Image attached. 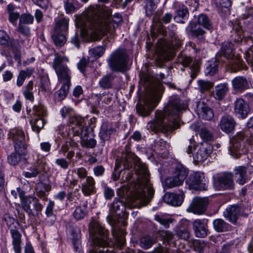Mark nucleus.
<instances>
[{
	"instance_id": "1",
	"label": "nucleus",
	"mask_w": 253,
	"mask_h": 253,
	"mask_svg": "<svg viewBox=\"0 0 253 253\" xmlns=\"http://www.w3.org/2000/svg\"><path fill=\"white\" fill-rule=\"evenodd\" d=\"M84 15V18L80 19L79 23L87 40L91 42L99 41L107 34L109 35V39H113L116 28L122 21L120 13H115L112 17L110 12L106 11L100 5H90L85 11Z\"/></svg>"
},
{
	"instance_id": "2",
	"label": "nucleus",
	"mask_w": 253,
	"mask_h": 253,
	"mask_svg": "<svg viewBox=\"0 0 253 253\" xmlns=\"http://www.w3.org/2000/svg\"><path fill=\"white\" fill-rule=\"evenodd\" d=\"M184 105L177 96L170 98L164 108V111L157 110L155 118L148 123L147 128L155 133L171 132L179 127V113Z\"/></svg>"
},
{
	"instance_id": "3",
	"label": "nucleus",
	"mask_w": 253,
	"mask_h": 253,
	"mask_svg": "<svg viewBox=\"0 0 253 253\" xmlns=\"http://www.w3.org/2000/svg\"><path fill=\"white\" fill-rule=\"evenodd\" d=\"M135 168L138 173H140V170L142 173L144 183L142 185L138 183L134 186L131 191V204H126L123 201L115 198L110 209L111 212L121 214L126 212V208H140L148 204L153 198L155 191L152 185H148L147 171L141 165H137Z\"/></svg>"
},
{
	"instance_id": "4",
	"label": "nucleus",
	"mask_w": 253,
	"mask_h": 253,
	"mask_svg": "<svg viewBox=\"0 0 253 253\" xmlns=\"http://www.w3.org/2000/svg\"><path fill=\"white\" fill-rule=\"evenodd\" d=\"M52 67L54 70L58 81L63 83L61 88L55 93V99L61 101L67 96L71 85V71L68 68L67 63L69 62L67 57L55 52L54 54Z\"/></svg>"
},
{
	"instance_id": "5",
	"label": "nucleus",
	"mask_w": 253,
	"mask_h": 253,
	"mask_svg": "<svg viewBox=\"0 0 253 253\" xmlns=\"http://www.w3.org/2000/svg\"><path fill=\"white\" fill-rule=\"evenodd\" d=\"M164 90V86L161 83H156L148 86L143 100L136 105L137 114L143 117L149 116L160 101Z\"/></svg>"
},
{
	"instance_id": "6",
	"label": "nucleus",
	"mask_w": 253,
	"mask_h": 253,
	"mask_svg": "<svg viewBox=\"0 0 253 253\" xmlns=\"http://www.w3.org/2000/svg\"><path fill=\"white\" fill-rule=\"evenodd\" d=\"M122 164L124 166L125 169H128L129 168H131L132 164H133V169L135 170V174L137 175V180L136 182L134 183L133 188L135 184L138 183L142 185L143 183H144L143 181H144V177H143L142 173H141L140 172V173H138V172H137L136 170V169L135 167L137 164L138 165L140 164L143 166L144 168L147 171L148 175L147 177L148 179V185H152L150 182L149 172L145 164H143L140 161V159L137 156H136L134 154L130 152L126 153L125 158H123L122 160H120L118 159L116 160L114 171L112 174V178L113 180L116 181L119 179L122 170L118 171V169L120 168Z\"/></svg>"
},
{
	"instance_id": "7",
	"label": "nucleus",
	"mask_w": 253,
	"mask_h": 253,
	"mask_svg": "<svg viewBox=\"0 0 253 253\" xmlns=\"http://www.w3.org/2000/svg\"><path fill=\"white\" fill-rule=\"evenodd\" d=\"M69 123L75 125L73 127L74 135L80 136L82 144L87 148H93L96 145V141L93 138H88V129L85 126L84 118L77 115L70 116Z\"/></svg>"
},
{
	"instance_id": "8",
	"label": "nucleus",
	"mask_w": 253,
	"mask_h": 253,
	"mask_svg": "<svg viewBox=\"0 0 253 253\" xmlns=\"http://www.w3.org/2000/svg\"><path fill=\"white\" fill-rule=\"evenodd\" d=\"M246 137L245 132L239 131L230 139L229 151L235 159H238L247 154L251 145Z\"/></svg>"
},
{
	"instance_id": "9",
	"label": "nucleus",
	"mask_w": 253,
	"mask_h": 253,
	"mask_svg": "<svg viewBox=\"0 0 253 253\" xmlns=\"http://www.w3.org/2000/svg\"><path fill=\"white\" fill-rule=\"evenodd\" d=\"M128 60L126 50L119 48L112 53L108 59V62L112 71L122 72L127 70Z\"/></svg>"
},
{
	"instance_id": "10",
	"label": "nucleus",
	"mask_w": 253,
	"mask_h": 253,
	"mask_svg": "<svg viewBox=\"0 0 253 253\" xmlns=\"http://www.w3.org/2000/svg\"><path fill=\"white\" fill-rule=\"evenodd\" d=\"M45 115V108L42 105L39 104L34 106L29 120L34 131L39 133L43 127L45 123L43 118Z\"/></svg>"
},
{
	"instance_id": "11",
	"label": "nucleus",
	"mask_w": 253,
	"mask_h": 253,
	"mask_svg": "<svg viewBox=\"0 0 253 253\" xmlns=\"http://www.w3.org/2000/svg\"><path fill=\"white\" fill-rule=\"evenodd\" d=\"M21 205L23 210L30 216H38L42 210V206L36 197L29 196L22 198L20 193Z\"/></svg>"
},
{
	"instance_id": "12",
	"label": "nucleus",
	"mask_w": 253,
	"mask_h": 253,
	"mask_svg": "<svg viewBox=\"0 0 253 253\" xmlns=\"http://www.w3.org/2000/svg\"><path fill=\"white\" fill-rule=\"evenodd\" d=\"M8 138L13 141L15 150L22 152L24 150H26L25 134L22 129L19 128L10 129L8 133Z\"/></svg>"
},
{
	"instance_id": "13",
	"label": "nucleus",
	"mask_w": 253,
	"mask_h": 253,
	"mask_svg": "<svg viewBox=\"0 0 253 253\" xmlns=\"http://www.w3.org/2000/svg\"><path fill=\"white\" fill-rule=\"evenodd\" d=\"M233 174L231 172H224L218 176L214 181L213 186L218 190H232L234 188Z\"/></svg>"
},
{
	"instance_id": "14",
	"label": "nucleus",
	"mask_w": 253,
	"mask_h": 253,
	"mask_svg": "<svg viewBox=\"0 0 253 253\" xmlns=\"http://www.w3.org/2000/svg\"><path fill=\"white\" fill-rule=\"evenodd\" d=\"M186 183L190 188L195 190H205L207 187L204 173L200 172L191 174Z\"/></svg>"
},
{
	"instance_id": "15",
	"label": "nucleus",
	"mask_w": 253,
	"mask_h": 253,
	"mask_svg": "<svg viewBox=\"0 0 253 253\" xmlns=\"http://www.w3.org/2000/svg\"><path fill=\"white\" fill-rule=\"evenodd\" d=\"M250 111L248 104L242 98H237L234 103V113L238 118H247Z\"/></svg>"
},
{
	"instance_id": "16",
	"label": "nucleus",
	"mask_w": 253,
	"mask_h": 253,
	"mask_svg": "<svg viewBox=\"0 0 253 253\" xmlns=\"http://www.w3.org/2000/svg\"><path fill=\"white\" fill-rule=\"evenodd\" d=\"M208 204V198L196 197L192 200L187 210L195 214H202L206 210Z\"/></svg>"
},
{
	"instance_id": "17",
	"label": "nucleus",
	"mask_w": 253,
	"mask_h": 253,
	"mask_svg": "<svg viewBox=\"0 0 253 253\" xmlns=\"http://www.w3.org/2000/svg\"><path fill=\"white\" fill-rule=\"evenodd\" d=\"M45 160L43 158L38 159L34 165L28 169L27 171L23 172V175L26 178L36 177L41 171L44 170Z\"/></svg>"
},
{
	"instance_id": "18",
	"label": "nucleus",
	"mask_w": 253,
	"mask_h": 253,
	"mask_svg": "<svg viewBox=\"0 0 253 253\" xmlns=\"http://www.w3.org/2000/svg\"><path fill=\"white\" fill-rule=\"evenodd\" d=\"M179 62L181 65L185 67L189 66L191 70V77L192 79H194L199 72V65L197 61H193L192 58L188 56L181 55L179 57Z\"/></svg>"
},
{
	"instance_id": "19",
	"label": "nucleus",
	"mask_w": 253,
	"mask_h": 253,
	"mask_svg": "<svg viewBox=\"0 0 253 253\" xmlns=\"http://www.w3.org/2000/svg\"><path fill=\"white\" fill-rule=\"evenodd\" d=\"M236 125V121L232 116L225 115L221 117L218 126L222 131L230 133L234 131Z\"/></svg>"
},
{
	"instance_id": "20",
	"label": "nucleus",
	"mask_w": 253,
	"mask_h": 253,
	"mask_svg": "<svg viewBox=\"0 0 253 253\" xmlns=\"http://www.w3.org/2000/svg\"><path fill=\"white\" fill-rule=\"evenodd\" d=\"M196 107L197 114L200 117L206 120H211L213 118V111L204 101L197 102Z\"/></svg>"
},
{
	"instance_id": "21",
	"label": "nucleus",
	"mask_w": 253,
	"mask_h": 253,
	"mask_svg": "<svg viewBox=\"0 0 253 253\" xmlns=\"http://www.w3.org/2000/svg\"><path fill=\"white\" fill-rule=\"evenodd\" d=\"M193 226L197 237L204 238L207 235L208 226L205 220L196 219L193 222Z\"/></svg>"
},
{
	"instance_id": "22",
	"label": "nucleus",
	"mask_w": 253,
	"mask_h": 253,
	"mask_svg": "<svg viewBox=\"0 0 253 253\" xmlns=\"http://www.w3.org/2000/svg\"><path fill=\"white\" fill-rule=\"evenodd\" d=\"M82 191L85 196H89L96 192L95 181L93 177L88 176L82 184Z\"/></svg>"
},
{
	"instance_id": "23",
	"label": "nucleus",
	"mask_w": 253,
	"mask_h": 253,
	"mask_svg": "<svg viewBox=\"0 0 253 253\" xmlns=\"http://www.w3.org/2000/svg\"><path fill=\"white\" fill-rule=\"evenodd\" d=\"M240 212V208L236 205L227 208L223 212L224 216L230 222L235 223L237 221Z\"/></svg>"
},
{
	"instance_id": "24",
	"label": "nucleus",
	"mask_w": 253,
	"mask_h": 253,
	"mask_svg": "<svg viewBox=\"0 0 253 253\" xmlns=\"http://www.w3.org/2000/svg\"><path fill=\"white\" fill-rule=\"evenodd\" d=\"M212 151V147L210 145L201 147L196 153L194 155V160L197 162H202L205 161Z\"/></svg>"
},
{
	"instance_id": "25",
	"label": "nucleus",
	"mask_w": 253,
	"mask_h": 253,
	"mask_svg": "<svg viewBox=\"0 0 253 253\" xmlns=\"http://www.w3.org/2000/svg\"><path fill=\"white\" fill-rule=\"evenodd\" d=\"M228 91V84L227 83H220L215 86V89L212 94L216 100H222L225 97Z\"/></svg>"
},
{
	"instance_id": "26",
	"label": "nucleus",
	"mask_w": 253,
	"mask_h": 253,
	"mask_svg": "<svg viewBox=\"0 0 253 253\" xmlns=\"http://www.w3.org/2000/svg\"><path fill=\"white\" fill-rule=\"evenodd\" d=\"M232 86L234 90L242 92L248 88V81L244 76H237L231 81Z\"/></svg>"
},
{
	"instance_id": "27",
	"label": "nucleus",
	"mask_w": 253,
	"mask_h": 253,
	"mask_svg": "<svg viewBox=\"0 0 253 253\" xmlns=\"http://www.w3.org/2000/svg\"><path fill=\"white\" fill-rule=\"evenodd\" d=\"M184 197V194L182 191L179 194L169 193L165 195V200L171 205L179 206L182 204Z\"/></svg>"
},
{
	"instance_id": "28",
	"label": "nucleus",
	"mask_w": 253,
	"mask_h": 253,
	"mask_svg": "<svg viewBox=\"0 0 253 253\" xmlns=\"http://www.w3.org/2000/svg\"><path fill=\"white\" fill-rule=\"evenodd\" d=\"M219 54L228 60L235 55L234 44L231 42H225L222 43Z\"/></svg>"
},
{
	"instance_id": "29",
	"label": "nucleus",
	"mask_w": 253,
	"mask_h": 253,
	"mask_svg": "<svg viewBox=\"0 0 253 253\" xmlns=\"http://www.w3.org/2000/svg\"><path fill=\"white\" fill-rule=\"evenodd\" d=\"M4 221L6 224L9 229L11 235L20 234V224L19 222L13 217L10 216L8 214H5L4 217Z\"/></svg>"
},
{
	"instance_id": "30",
	"label": "nucleus",
	"mask_w": 253,
	"mask_h": 253,
	"mask_svg": "<svg viewBox=\"0 0 253 253\" xmlns=\"http://www.w3.org/2000/svg\"><path fill=\"white\" fill-rule=\"evenodd\" d=\"M55 26L54 32L67 34L68 32L69 19L62 17L55 19Z\"/></svg>"
},
{
	"instance_id": "31",
	"label": "nucleus",
	"mask_w": 253,
	"mask_h": 253,
	"mask_svg": "<svg viewBox=\"0 0 253 253\" xmlns=\"http://www.w3.org/2000/svg\"><path fill=\"white\" fill-rule=\"evenodd\" d=\"M67 232L72 236V243L76 253H82L80 235L77 229H68Z\"/></svg>"
},
{
	"instance_id": "32",
	"label": "nucleus",
	"mask_w": 253,
	"mask_h": 253,
	"mask_svg": "<svg viewBox=\"0 0 253 253\" xmlns=\"http://www.w3.org/2000/svg\"><path fill=\"white\" fill-rule=\"evenodd\" d=\"M235 176L237 183L243 185L248 181L247 169L244 166H238L235 168Z\"/></svg>"
},
{
	"instance_id": "33",
	"label": "nucleus",
	"mask_w": 253,
	"mask_h": 253,
	"mask_svg": "<svg viewBox=\"0 0 253 253\" xmlns=\"http://www.w3.org/2000/svg\"><path fill=\"white\" fill-rule=\"evenodd\" d=\"M227 66L231 72L236 73L244 69L242 61L237 55L227 60Z\"/></svg>"
},
{
	"instance_id": "34",
	"label": "nucleus",
	"mask_w": 253,
	"mask_h": 253,
	"mask_svg": "<svg viewBox=\"0 0 253 253\" xmlns=\"http://www.w3.org/2000/svg\"><path fill=\"white\" fill-rule=\"evenodd\" d=\"M16 40L11 38L3 30H0V45L3 47L13 48Z\"/></svg>"
},
{
	"instance_id": "35",
	"label": "nucleus",
	"mask_w": 253,
	"mask_h": 253,
	"mask_svg": "<svg viewBox=\"0 0 253 253\" xmlns=\"http://www.w3.org/2000/svg\"><path fill=\"white\" fill-rule=\"evenodd\" d=\"M98 105L102 108L105 107L107 105H110L113 100V95L112 93L104 92L103 93L97 94L96 95Z\"/></svg>"
},
{
	"instance_id": "36",
	"label": "nucleus",
	"mask_w": 253,
	"mask_h": 253,
	"mask_svg": "<svg viewBox=\"0 0 253 253\" xmlns=\"http://www.w3.org/2000/svg\"><path fill=\"white\" fill-rule=\"evenodd\" d=\"M212 224L214 230L218 232H226L231 229V226L222 219L214 220Z\"/></svg>"
},
{
	"instance_id": "37",
	"label": "nucleus",
	"mask_w": 253,
	"mask_h": 253,
	"mask_svg": "<svg viewBox=\"0 0 253 253\" xmlns=\"http://www.w3.org/2000/svg\"><path fill=\"white\" fill-rule=\"evenodd\" d=\"M188 14L187 7L183 5L176 10L174 16V19L176 22L184 23V20L188 18Z\"/></svg>"
},
{
	"instance_id": "38",
	"label": "nucleus",
	"mask_w": 253,
	"mask_h": 253,
	"mask_svg": "<svg viewBox=\"0 0 253 253\" xmlns=\"http://www.w3.org/2000/svg\"><path fill=\"white\" fill-rule=\"evenodd\" d=\"M34 83L30 81L28 83L23 87V94L26 100L31 102L34 100V95L33 92Z\"/></svg>"
},
{
	"instance_id": "39",
	"label": "nucleus",
	"mask_w": 253,
	"mask_h": 253,
	"mask_svg": "<svg viewBox=\"0 0 253 253\" xmlns=\"http://www.w3.org/2000/svg\"><path fill=\"white\" fill-rule=\"evenodd\" d=\"M197 24L202 26L203 28L208 30H211L213 28L212 24L210 19L205 14H201L198 15Z\"/></svg>"
},
{
	"instance_id": "40",
	"label": "nucleus",
	"mask_w": 253,
	"mask_h": 253,
	"mask_svg": "<svg viewBox=\"0 0 253 253\" xmlns=\"http://www.w3.org/2000/svg\"><path fill=\"white\" fill-rule=\"evenodd\" d=\"M26 152V150H24L22 152L15 150L14 153H12L11 155L8 156L7 161L8 163L10 165H16L20 161L21 157L25 155Z\"/></svg>"
},
{
	"instance_id": "41",
	"label": "nucleus",
	"mask_w": 253,
	"mask_h": 253,
	"mask_svg": "<svg viewBox=\"0 0 253 253\" xmlns=\"http://www.w3.org/2000/svg\"><path fill=\"white\" fill-rule=\"evenodd\" d=\"M113 76L108 74L103 76L99 82V85L103 89H109L112 87Z\"/></svg>"
},
{
	"instance_id": "42",
	"label": "nucleus",
	"mask_w": 253,
	"mask_h": 253,
	"mask_svg": "<svg viewBox=\"0 0 253 253\" xmlns=\"http://www.w3.org/2000/svg\"><path fill=\"white\" fill-rule=\"evenodd\" d=\"M187 169L181 164L176 165L172 175L184 181L188 174Z\"/></svg>"
},
{
	"instance_id": "43",
	"label": "nucleus",
	"mask_w": 253,
	"mask_h": 253,
	"mask_svg": "<svg viewBox=\"0 0 253 253\" xmlns=\"http://www.w3.org/2000/svg\"><path fill=\"white\" fill-rule=\"evenodd\" d=\"M187 169L181 164L176 165L172 175L184 181L188 174Z\"/></svg>"
},
{
	"instance_id": "44",
	"label": "nucleus",
	"mask_w": 253,
	"mask_h": 253,
	"mask_svg": "<svg viewBox=\"0 0 253 253\" xmlns=\"http://www.w3.org/2000/svg\"><path fill=\"white\" fill-rule=\"evenodd\" d=\"M67 34L62 33L53 32L52 38L54 43L59 46H63L66 42Z\"/></svg>"
},
{
	"instance_id": "45",
	"label": "nucleus",
	"mask_w": 253,
	"mask_h": 253,
	"mask_svg": "<svg viewBox=\"0 0 253 253\" xmlns=\"http://www.w3.org/2000/svg\"><path fill=\"white\" fill-rule=\"evenodd\" d=\"M218 63L219 61H217V58L209 61L206 65V74L211 76L214 75L218 71Z\"/></svg>"
},
{
	"instance_id": "46",
	"label": "nucleus",
	"mask_w": 253,
	"mask_h": 253,
	"mask_svg": "<svg viewBox=\"0 0 253 253\" xmlns=\"http://www.w3.org/2000/svg\"><path fill=\"white\" fill-rule=\"evenodd\" d=\"M183 180L178 179V178L172 175V176L168 177L165 180V185L169 188H171L177 186H179L183 183Z\"/></svg>"
},
{
	"instance_id": "47",
	"label": "nucleus",
	"mask_w": 253,
	"mask_h": 253,
	"mask_svg": "<svg viewBox=\"0 0 253 253\" xmlns=\"http://www.w3.org/2000/svg\"><path fill=\"white\" fill-rule=\"evenodd\" d=\"M175 235L178 238L187 240L190 236V233L188 227L180 226L175 231Z\"/></svg>"
},
{
	"instance_id": "48",
	"label": "nucleus",
	"mask_w": 253,
	"mask_h": 253,
	"mask_svg": "<svg viewBox=\"0 0 253 253\" xmlns=\"http://www.w3.org/2000/svg\"><path fill=\"white\" fill-rule=\"evenodd\" d=\"M198 85L199 90L201 93H204L211 88L213 86L214 84L209 81L199 80L198 81Z\"/></svg>"
},
{
	"instance_id": "49",
	"label": "nucleus",
	"mask_w": 253,
	"mask_h": 253,
	"mask_svg": "<svg viewBox=\"0 0 253 253\" xmlns=\"http://www.w3.org/2000/svg\"><path fill=\"white\" fill-rule=\"evenodd\" d=\"M105 51V48L103 46H98L89 50L90 57L97 59L103 55Z\"/></svg>"
},
{
	"instance_id": "50",
	"label": "nucleus",
	"mask_w": 253,
	"mask_h": 253,
	"mask_svg": "<svg viewBox=\"0 0 253 253\" xmlns=\"http://www.w3.org/2000/svg\"><path fill=\"white\" fill-rule=\"evenodd\" d=\"M86 206L84 205L78 206L74 211L73 216L77 220L83 219L86 214Z\"/></svg>"
},
{
	"instance_id": "51",
	"label": "nucleus",
	"mask_w": 253,
	"mask_h": 253,
	"mask_svg": "<svg viewBox=\"0 0 253 253\" xmlns=\"http://www.w3.org/2000/svg\"><path fill=\"white\" fill-rule=\"evenodd\" d=\"M12 238V245L15 253H21V234H15L11 236Z\"/></svg>"
},
{
	"instance_id": "52",
	"label": "nucleus",
	"mask_w": 253,
	"mask_h": 253,
	"mask_svg": "<svg viewBox=\"0 0 253 253\" xmlns=\"http://www.w3.org/2000/svg\"><path fill=\"white\" fill-rule=\"evenodd\" d=\"M154 239L150 236H145L140 239V246L145 249H148L151 248L155 243Z\"/></svg>"
},
{
	"instance_id": "53",
	"label": "nucleus",
	"mask_w": 253,
	"mask_h": 253,
	"mask_svg": "<svg viewBox=\"0 0 253 253\" xmlns=\"http://www.w3.org/2000/svg\"><path fill=\"white\" fill-rule=\"evenodd\" d=\"M36 195L43 201L47 200L46 192L47 191L46 186L43 183H39L37 186Z\"/></svg>"
},
{
	"instance_id": "54",
	"label": "nucleus",
	"mask_w": 253,
	"mask_h": 253,
	"mask_svg": "<svg viewBox=\"0 0 253 253\" xmlns=\"http://www.w3.org/2000/svg\"><path fill=\"white\" fill-rule=\"evenodd\" d=\"M199 134L202 139L205 142L211 141L213 139L212 133L206 127L201 128Z\"/></svg>"
},
{
	"instance_id": "55",
	"label": "nucleus",
	"mask_w": 253,
	"mask_h": 253,
	"mask_svg": "<svg viewBox=\"0 0 253 253\" xmlns=\"http://www.w3.org/2000/svg\"><path fill=\"white\" fill-rule=\"evenodd\" d=\"M80 197L81 193H80V190L79 189L76 188L67 194V201L71 204L73 203H76Z\"/></svg>"
},
{
	"instance_id": "56",
	"label": "nucleus",
	"mask_w": 253,
	"mask_h": 253,
	"mask_svg": "<svg viewBox=\"0 0 253 253\" xmlns=\"http://www.w3.org/2000/svg\"><path fill=\"white\" fill-rule=\"evenodd\" d=\"M170 27L171 29L168 28V30H166L163 26H162L160 27L159 29V32L160 33L164 35H168L171 39L174 38L175 35V31L176 29V27L173 25L171 26Z\"/></svg>"
},
{
	"instance_id": "57",
	"label": "nucleus",
	"mask_w": 253,
	"mask_h": 253,
	"mask_svg": "<svg viewBox=\"0 0 253 253\" xmlns=\"http://www.w3.org/2000/svg\"><path fill=\"white\" fill-rule=\"evenodd\" d=\"M34 22V17L30 14H22L20 17L19 23L27 25L31 24Z\"/></svg>"
},
{
	"instance_id": "58",
	"label": "nucleus",
	"mask_w": 253,
	"mask_h": 253,
	"mask_svg": "<svg viewBox=\"0 0 253 253\" xmlns=\"http://www.w3.org/2000/svg\"><path fill=\"white\" fill-rule=\"evenodd\" d=\"M113 235L115 238L116 244L119 248H122L125 244L126 241L124 233H115L114 231H113Z\"/></svg>"
},
{
	"instance_id": "59",
	"label": "nucleus",
	"mask_w": 253,
	"mask_h": 253,
	"mask_svg": "<svg viewBox=\"0 0 253 253\" xmlns=\"http://www.w3.org/2000/svg\"><path fill=\"white\" fill-rule=\"evenodd\" d=\"M64 6L67 14L73 13L76 9L73 0H64Z\"/></svg>"
},
{
	"instance_id": "60",
	"label": "nucleus",
	"mask_w": 253,
	"mask_h": 253,
	"mask_svg": "<svg viewBox=\"0 0 253 253\" xmlns=\"http://www.w3.org/2000/svg\"><path fill=\"white\" fill-rule=\"evenodd\" d=\"M157 4L156 3L147 1L145 6V13L147 16L150 17L154 14L157 8Z\"/></svg>"
},
{
	"instance_id": "61",
	"label": "nucleus",
	"mask_w": 253,
	"mask_h": 253,
	"mask_svg": "<svg viewBox=\"0 0 253 253\" xmlns=\"http://www.w3.org/2000/svg\"><path fill=\"white\" fill-rule=\"evenodd\" d=\"M16 30L26 37H28L31 34L30 28L25 24L19 23Z\"/></svg>"
},
{
	"instance_id": "62",
	"label": "nucleus",
	"mask_w": 253,
	"mask_h": 253,
	"mask_svg": "<svg viewBox=\"0 0 253 253\" xmlns=\"http://www.w3.org/2000/svg\"><path fill=\"white\" fill-rule=\"evenodd\" d=\"M73 172L77 174L78 177L81 179L86 178L88 176H87V171L84 167L75 169L73 170Z\"/></svg>"
},
{
	"instance_id": "63",
	"label": "nucleus",
	"mask_w": 253,
	"mask_h": 253,
	"mask_svg": "<svg viewBox=\"0 0 253 253\" xmlns=\"http://www.w3.org/2000/svg\"><path fill=\"white\" fill-rule=\"evenodd\" d=\"M55 163L58 166L65 170L68 169L70 162L64 158H59L55 160Z\"/></svg>"
},
{
	"instance_id": "64",
	"label": "nucleus",
	"mask_w": 253,
	"mask_h": 253,
	"mask_svg": "<svg viewBox=\"0 0 253 253\" xmlns=\"http://www.w3.org/2000/svg\"><path fill=\"white\" fill-rule=\"evenodd\" d=\"M245 58L247 62L253 67V48L246 51Z\"/></svg>"
}]
</instances>
